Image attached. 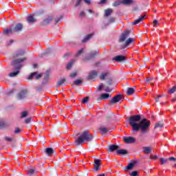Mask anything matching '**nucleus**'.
I'll return each mask as SVG.
<instances>
[{"instance_id":"62","label":"nucleus","mask_w":176,"mask_h":176,"mask_svg":"<svg viewBox=\"0 0 176 176\" xmlns=\"http://www.w3.org/2000/svg\"><path fill=\"white\" fill-rule=\"evenodd\" d=\"M107 0H100V3H105Z\"/></svg>"},{"instance_id":"32","label":"nucleus","mask_w":176,"mask_h":176,"mask_svg":"<svg viewBox=\"0 0 176 176\" xmlns=\"http://www.w3.org/2000/svg\"><path fill=\"white\" fill-rule=\"evenodd\" d=\"M30 175H34V174H36V170L35 168H31L28 170Z\"/></svg>"},{"instance_id":"45","label":"nucleus","mask_w":176,"mask_h":176,"mask_svg":"<svg viewBox=\"0 0 176 176\" xmlns=\"http://www.w3.org/2000/svg\"><path fill=\"white\" fill-rule=\"evenodd\" d=\"M3 127H6V124L3 121H0V129H3Z\"/></svg>"},{"instance_id":"38","label":"nucleus","mask_w":176,"mask_h":176,"mask_svg":"<svg viewBox=\"0 0 176 176\" xmlns=\"http://www.w3.org/2000/svg\"><path fill=\"white\" fill-rule=\"evenodd\" d=\"M89 96L85 97L82 98L81 102L82 104H87L89 102Z\"/></svg>"},{"instance_id":"16","label":"nucleus","mask_w":176,"mask_h":176,"mask_svg":"<svg viewBox=\"0 0 176 176\" xmlns=\"http://www.w3.org/2000/svg\"><path fill=\"white\" fill-rule=\"evenodd\" d=\"M38 74V72H35L32 73L29 77L28 78V79L31 80L34 78V76H35V79H41V78H42V74H38L36 76V74Z\"/></svg>"},{"instance_id":"11","label":"nucleus","mask_w":176,"mask_h":176,"mask_svg":"<svg viewBox=\"0 0 176 176\" xmlns=\"http://www.w3.org/2000/svg\"><path fill=\"white\" fill-rule=\"evenodd\" d=\"M123 140L126 144H134L135 142V138L133 137L124 136Z\"/></svg>"},{"instance_id":"61","label":"nucleus","mask_w":176,"mask_h":176,"mask_svg":"<svg viewBox=\"0 0 176 176\" xmlns=\"http://www.w3.org/2000/svg\"><path fill=\"white\" fill-rule=\"evenodd\" d=\"M11 43H13V40H10V41L7 42V45H11Z\"/></svg>"},{"instance_id":"49","label":"nucleus","mask_w":176,"mask_h":176,"mask_svg":"<svg viewBox=\"0 0 176 176\" xmlns=\"http://www.w3.org/2000/svg\"><path fill=\"white\" fill-rule=\"evenodd\" d=\"M104 91H106L107 93H111V91H112V89H111L109 87H104Z\"/></svg>"},{"instance_id":"34","label":"nucleus","mask_w":176,"mask_h":176,"mask_svg":"<svg viewBox=\"0 0 176 176\" xmlns=\"http://www.w3.org/2000/svg\"><path fill=\"white\" fill-rule=\"evenodd\" d=\"M74 63H75V60L72 59L71 61L69 62V63L67 65V69H69L72 67V65H74Z\"/></svg>"},{"instance_id":"28","label":"nucleus","mask_w":176,"mask_h":176,"mask_svg":"<svg viewBox=\"0 0 176 176\" xmlns=\"http://www.w3.org/2000/svg\"><path fill=\"white\" fill-rule=\"evenodd\" d=\"M144 19H145V15L140 16L139 19L135 20V21H133L132 23L133 25H135L137 24H139V23H141V21H142V20H144Z\"/></svg>"},{"instance_id":"30","label":"nucleus","mask_w":176,"mask_h":176,"mask_svg":"<svg viewBox=\"0 0 176 176\" xmlns=\"http://www.w3.org/2000/svg\"><path fill=\"white\" fill-rule=\"evenodd\" d=\"M135 93V89L134 88L129 87L126 91V96H131Z\"/></svg>"},{"instance_id":"25","label":"nucleus","mask_w":176,"mask_h":176,"mask_svg":"<svg viewBox=\"0 0 176 176\" xmlns=\"http://www.w3.org/2000/svg\"><path fill=\"white\" fill-rule=\"evenodd\" d=\"M128 154H129V151L127 150L120 149L117 151V155H119L120 156L123 155H128Z\"/></svg>"},{"instance_id":"7","label":"nucleus","mask_w":176,"mask_h":176,"mask_svg":"<svg viewBox=\"0 0 176 176\" xmlns=\"http://www.w3.org/2000/svg\"><path fill=\"white\" fill-rule=\"evenodd\" d=\"M28 91L27 89H22L17 95L18 100H24L27 97Z\"/></svg>"},{"instance_id":"36","label":"nucleus","mask_w":176,"mask_h":176,"mask_svg":"<svg viewBox=\"0 0 176 176\" xmlns=\"http://www.w3.org/2000/svg\"><path fill=\"white\" fill-rule=\"evenodd\" d=\"M160 161L161 164H167L168 163V159L160 158Z\"/></svg>"},{"instance_id":"52","label":"nucleus","mask_w":176,"mask_h":176,"mask_svg":"<svg viewBox=\"0 0 176 176\" xmlns=\"http://www.w3.org/2000/svg\"><path fill=\"white\" fill-rule=\"evenodd\" d=\"M76 75H78V73L74 72V73H72L69 74L70 78H75V76H76Z\"/></svg>"},{"instance_id":"1","label":"nucleus","mask_w":176,"mask_h":176,"mask_svg":"<svg viewBox=\"0 0 176 176\" xmlns=\"http://www.w3.org/2000/svg\"><path fill=\"white\" fill-rule=\"evenodd\" d=\"M129 124L132 127L133 131H140L141 130L142 133H146V130L151 126V121L146 118L141 120V115L138 114L129 117Z\"/></svg>"},{"instance_id":"59","label":"nucleus","mask_w":176,"mask_h":176,"mask_svg":"<svg viewBox=\"0 0 176 176\" xmlns=\"http://www.w3.org/2000/svg\"><path fill=\"white\" fill-rule=\"evenodd\" d=\"M80 2H82V0H77L76 6H78V5H80Z\"/></svg>"},{"instance_id":"39","label":"nucleus","mask_w":176,"mask_h":176,"mask_svg":"<svg viewBox=\"0 0 176 176\" xmlns=\"http://www.w3.org/2000/svg\"><path fill=\"white\" fill-rule=\"evenodd\" d=\"M27 116H28V112L27 111H23L21 114V118L23 119L24 118H27Z\"/></svg>"},{"instance_id":"31","label":"nucleus","mask_w":176,"mask_h":176,"mask_svg":"<svg viewBox=\"0 0 176 176\" xmlns=\"http://www.w3.org/2000/svg\"><path fill=\"white\" fill-rule=\"evenodd\" d=\"M108 129L105 128V127H100L99 129V133L102 135H104V134H107V133H108Z\"/></svg>"},{"instance_id":"58","label":"nucleus","mask_w":176,"mask_h":176,"mask_svg":"<svg viewBox=\"0 0 176 176\" xmlns=\"http://www.w3.org/2000/svg\"><path fill=\"white\" fill-rule=\"evenodd\" d=\"M80 17H85V12L84 11H81L80 12Z\"/></svg>"},{"instance_id":"3","label":"nucleus","mask_w":176,"mask_h":176,"mask_svg":"<svg viewBox=\"0 0 176 176\" xmlns=\"http://www.w3.org/2000/svg\"><path fill=\"white\" fill-rule=\"evenodd\" d=\"M93 138H94V136H93V135L90 134V133H89V131H84L78 137V140H76L75 144L76 145L79 146L80 145V144H83L85 141H93Z\"/></svg>"},{"instance_id":"14","label":"nucleus","mask_w":176,"mask_h":176,"mask_svg":"<svg viewBox=\"0 0 176 176\" xmlns=\"http://www.w3.org/2000/svg\"><path fill=\"white\" fill-rule=\"evenodd\" d=\"M134 43V38H129L124 45L121 46V49H124V47H127L129 45H131V43Z\"/></svg>"},{"instance_id":"40","label":"nucleus","mask_w":176,"mask_h":176,"mask_svg":"<svg viewBox=\"0 0 176 176\" xmlns=\"http://www.w3.org/2000/svg\"><path fill=\"white\" fill-rule=\"evenodd\" d=\"M122 3H124V5H130L133 3V0H123Z\"/></svg>"},{"instance_id":"48","label":"nucleus","mask_w":176,"mask_h":176,"mask_svg":"<svg viewBox=\"0 0 176 176\" xmlns=\"http://www.w3.org/2000/svg\"><path fill=\"white\" fill-rule=\"evenodd\" d=\"M32 120V118L30 117V118H27L26 120H25V123L26 124H28V123H31Z\"/></svg>"},{"instance_id":"27","label":"nucleus","mask_w":176,"mask_h":176,"mask_svg":"<svg viewBox=\"0 0 176 176\" xmlns=\"http://www.w3.org/2000/svg\"><path fill=\"white\" fill-rule=\"evenodd\" d=\"M113 13V10L112 8H109L104 11V17H109L111 14Z\"/></svg>"},{"instance_id":"8","label":"nucleus","mask_w":176,"mask_h":176,"mask_svg":"<svg viewBox=\"0 0 176 176\" xmlns=\"http://www.w3.org/2000/svg\"><path fill=\"white\" fill-rule=\"evenodd\" d=\"M164 127V121L161 120L157 122L155 124V131H161L162 129Z\"/></svg>"},{"instance_id":"24","label":"nucleus","mask_w":176,"mask_h":176,"mask_svg":"<svg viewBox=\"0 0 176 176\" xmlns=\"http://www.w3.org/2000/svg\"><path fill=\"white\" fill-rule=\"evenodd\" d=\"M98 53H100V50L93 51L89 54L88 60H90V58H94L95 56H96Z\"/></svg>"},{"instance_id":"20","label":"nucleus","mask_w":176,"mask_h":176,"mask_svg":"<svg viewBox=\"0 0 176 176\" xmlns=\"http://www.w3.org/2000/svg\"><path fill=\"white\" fill-rule=\"evenodd\" d=\"M44 152L47 156H52L54 153V150L52 148H47Z\"/></svg>"},{"instance_id":"26","label":"nucleus","mask_w":176,"mask_h":176,"mask_svg":"<svg viewBox=\"0 0 176 176\" xmlns=\"http://www.w3.org/2000/svg\"><path fill=\"white\" fill-rule=\"evenodd\" d=\"M144 80L147 83H150V85H151L152 86H153V85L155 84V78L152 77H147L146 78H145Z\"/></svg>"},{"instance_id":"50","label":"nucleus","mask_w":176,"mask_h":176,"mask_svg":"<svg viewBox=\"0 0 176 176\" xmlns=\"http://www.w3.org/2000/svg\"><path fill=\"white\" fill-rule=\"evenodd\" d=\"M115 20H116L115 17L110 18L109 20V24H111L112 23H115Z\"/></svg>"},{"instance_id":"17","label":"nucleus","mask_w":176,"mask_h":176,"mask_svg":"<svg viewBox=\"0 0 176 176\" xmlns=\"http://www.w3.org/2000/svg\"><path fill=\"white\" fill-rule=\"evenodd\" d=\"M94 36V33H91L84 37V38L82 40V43H86V42H88V41H90L91 38Z\"/></svg>"},{"instance_id":"57","label":"nucleus","mask_w":176,"mask_h":176,"mask_svg":"<svg viewBox=\"0 0 176 176\" xmlns=\"http://www.w3.org/2000/svg\"><path fill=\"white\" fill-rule=\"evenodd\" d=\"M156 25H160V23H159V21L157 20H155V27H156Z\"/></svg>"},{"instance_id":"42","label":"nucleus","mask_w":176,"mask_h":176,"mask_svg":"<svg viewBox=\"0 0 176 176\" xmlns=\"http://www.w3.org/2000/svg\"><path fill=\"white\" fill-rule=\"evenodd\" d=\"M107 83L108 86H112V85L113 83V80H112L111 78H109L108 80L107 81Z\"/></svg>"},{"instance_id":"35","label":"nucleus","mask_w":176,"mask_h":176,"mask_svg":"<svg viewBox=\"0 0 176 176\" xmlns=\"http://www.w3.org/2000/svg\"><path fill=\"white\" fill-rule=\"evenodd\" d=\"M82 83H83V81L80 79H77L74 82L75 86H79V85H82Z\"/></svg>"},{"instance_id":"23","label":"nucleus","mask_w":176,"mask_h":176,"mask_svg":"<svg viewBox=\"0 0 176 176\" xmlns=\"http://www.w3.org/2000/svg\"><path fill=\"white\" fill-rule=\"evenodd\" d=\"M142 152L143 153H146V155L151 153V152H152V148L151 147H148V146H144L142 147Z\"/></svg>"},{"instance_id":"43","label":"nucleus","mask_w":176,"mask_h":176,"mask_svg":"<svg viewBox=\"0 0 176 176\" xmlns=\"http://www.w3.org/2000/svg\"><path fill=\"white\" fill-rule=\"evenodd\" d=\"M121 3H122V1H115L114 3H113V6L116 8L117 6H119V5H121Z\"/></svg>"},{"instance_id":"37","label":"nucleus","mask_w":176,"mask_h":176,"mask_svg":"<svg viewBox=\"0 0 176 176\" xmlns=\"http://www.w3.org/2000/svg\"><path fill=\"white\" fill-rule=\"evenodd\" d=\"M21 131H23V129H21L19 127H16L15 130L14 131V134H20V133H21Z\"/></svg>"},{"instance_id":"55","label":"nucleus","mask_w":176,"mask_h":176,"mask_svg":"<svg viewBox=\"0 0 176 176\" xmlns=\"http://www.w3.org/2000/svg\"><path fill=\"white\" fill-rule=\"evenodd\" d=\"M42 87H36V91H42Z\"/></svg>"},{"instance_id":"18","label":"nucleus","mask_w":176,"mask_h":176,"mask_svg":"<svg viewBox=\"0 0 176 176\" xmlns=\"http://www.w3.org/2000/svg\"><path fill=\"white\" fill-rule=\"evenodd\" d=\"M27 21L29 24H34L35 21H36V19L34 17V15H29L27 17Z\"/></svg>"},{"instance_id":"46","label":"nucleus","mask_w":176,"mask_h":176,"mask_svg":"<svg viewBox=\"0 0 176 176\" xmlns=\"http://www.w3.org/2000/svg\"><path fill=\"white\" fill-rule=\"evenodd\" d=\"M4 140H5L6 141H8V142H12L13 141V139H12V138H9V137H8V136H5V137H4Z\"/></svg>"},{"instance_id":"15","label":"nucleus","mask_w":176,"mask_h":176,"mask_svg":"<svg viewBox=\"0 0 176 176\" xmlns=\"http://www.w3.org/2000/svg\"><path fill=\"white\" fill-rule=\"evenodd\" d=\"M135 164H137V162H135V161H134L131 163H129L128 164V166H126L124 168V170L125 171H130V170H131V168H133V167H134V166H135Z\"/></svg>"},{"instance_id":"33","label":"nucleus","mask_w":176,"mask_h":176,"mask_svg":"<svg viewBox=\"0 0 176 176\" xmlns=\"http://www.w3.org/2000/svg\"><path fill=\"white\" fill-rule=\"evenodd\" d=\"M65 82H67V80L65 78H62L57 82V86H63V85L65 84Z\"/></svg>"},{"instance_id":"6","label":"nucleus","mask_w":176,"mask_h":176,"mask_svg":"<svg viewBox=\"0 0 176 176\" xmlns=\"http://www.w3.org/2000/svg\"><path fill=\"white\" fill-rule=\"evenodd\" d=\"M130 35V32L129 30H126L124 31L122 34L121 35V36L120 37V39L118 41V42L120 43L122 42H124V41H126V39H127L129 38Z\"/></svg>"},{"instance_id":"5","label":"nucleus","mask_w":176,"mask_h":176,"mask_svg":"<svg viewBox=\"0 0 176 176\" xmlns=\"http://www.w3.org/2000/svg\"><path fill=\"white\" fill-rule=\"evenodd\" d=\"M94 166V170L95 173H97V171H100V170H101V160L95 159Z\"/></svg>"},{"instance_id":"56","label":"nucleus","mask_w":176,"mask_h":176,"mask_svg":"<svg viewBox=\"0 0 176 176\" xmlns=\"http://www.w3.org/2000/svg\"><path fill=\"white\" fill-rule=\"evenodd\" d=\"M162 97V96H158L157 98L155 99V102H160V98Z\"/></svg>"},{"instance_id":"64","label":"nucleus","mask_w":176,"mask_h":176,"mask_svg":"<svg viewBox=\"0 0 176 176\" xmlns=\"http://www.w3.org/2000/svg\"><path fill=\"white\" fill-rule=\"evenodd\" d=\"M33 67H34V68H38V65L34 64V65H33Z\"/></svg>"},{"instance_id":"60","label":"nucleus","mask_w":176,"mask_h":176,"mask_svg":"<svg viewBox=\"0 0 176 176\" xmlns=\"http://www.w3.org/2000/svg\"><path fill=\"white\" fill-rule=\"evenodd\" d=\"M85 3H87V5H90V0H84Z\"/></svg>"},{"instance_id":"53","label":"nucleus","mask_w":176,"mask_h":176,"mask_svg":"<svg viewBox=\"0 0 176 176\" xmlns=\"http://www.w3.org/2000/svg\"><path fill=\"white\" fill-rule=\"evenodd\" d=\"M83 53V49L80 50L77 54L76 56H80V54H82Z\"/></svg>"},{"instance_id":"44","label":"nucleus","mask_w":176,"mask_h":176,"mask_svg":"<svg viewBox=\"0 0 176 176\" xmlns=\"http://www.w3.org/2000/svg\"><path fill=\"white\" fill-rule=\"evenodd\" d=\"M176 91V87H173L169 91L168 93H170V94H173V93H175Z\"/></svg>"},{"instance_id":"51","label":"nucleus","mask_w":176,"mask_h":176,"mask_svg":"<svg viewBox=\"0 0 176 176\" xmlns=\"http://www.w3.org/2000/svg\"><path fill=\"white\" fill-rule=\"evenodd\" d=\"M102 87H104V85L102 83L98 87V91H101V90H102Z\"/></svg>"},{"instance_id":"10","label":"nucleus","mask_w":176,"mask_h":176,"mask_svg":"<svg viewBox=\"0 0 176 176\" xmlns=\"http://www.w3.org/2000/svg\"><path fill=\"white\" fill-rule=\"evenodd\" d=\"M113 60V61H116V63H123L124 61H126V56L123 55H118L114 56Z\"/></svg>"},{"instance_id":"4","label":"nucleus","mask_w":176,"mask_h":176,"mask_svg":"<svg viewBox=\"0 0 176 176\" xmlns=\"http://www.w3.org/2000/svg\"><path fill=\"white\" fill-rule=\"evenodd\" d=\"M123 100H124L123 95H122V94L116 95L113 98H111V100H110L109 104H118V102H120V104H121V102H122V101H123Z\"/></svg>"},{"instance_id":"54","label":"nucleus","mask_w":176,"mask_h":176,"mask_svg":"<svg viewBox=\"0 0 176 176\" xmlns=\"http://www.w3.org/2000/svg\"><path fill=\"white\" fill-rule=\"evenodd\" d=\"M168 160H170V161H173V162H176V158L174 157H170Z\"/></svg>"},{"instance_id":"13","label":"nucleus","mask_w":176,"mask_h":176,"mask_svg":"<svg viewBox=\"0 0 176 176\" xmlns=\"http://www.w3.org/2000/svg\"><path fill=\"white\" fill-rule=\"evenodd\" d=\"M23 23H17L13 28L14 32H21V31H23Z\"/></svg>"},{"instance_id":"41","label":"nucleus","mask_w":176,"mask_h":176,"mask_svg":"<svg viewBox=\"0 0 176 176\" xmlns=\"http://www.w3.org/2000/svg\"><path fill=\"white\" fill-rule=\"evenodd\" d=\"M107 76H108V73H104L100 75V78L101 80H105V78H107Z\"/></svg>"},{"instance_id":"12","label":"nucleus","mask_w":176,"mask_h":176,"mask_svg":"<svg viewBox=\"0 0 176 176\" xmlns=\"http://www.w3.org/2000/svg\"><path fill=\"white\" fill-rule=\"evenodd\" d=\"M118 149H119V146L116 144H111L107 148V152L108 153H111V152H115V151H118Z\"/></svg>"},{"instance_id":"21","label":"nucleus","mask_w":176,"mask_h":176,"mask_svg":"<svg viewBox=\"0 0 176 176\" xmlns=\"http://www.w3.org/2000/svg\"><path fill=\"white\" fill-rule=\"evenodd\" d=\"M25 54V52L23 50H20L19 51H16V52L14 54V57L16 58V57H20L21 56H24V54Z\"/></svg>"},{"instance_id":"63","label":"nucleus","mask_w":176,"mask_h":176,"mask_svg":"<svg viewBox=\"0 0 176 176\" xmlns=\"http://www.w3.org/2000/svg\"><path fill=\"white\" fill-rule=\"evenodd\" d=\"M175 101H176V97H175L172 99V102H175Z\"/></svg>"},{"instance_id":"22","label":"nucleus","mask_w":176,"mask_h":176,"mask_svg":"<svg viewBox=\"0 0 176 176\" xmlns=\"http://www.w3.org/2000/svg\"><path fill=\"white\" fill-rule=\"evenodd\" d=\"M3 34H4V35H10L11 34H14V30L12 28L4 29L3 31Z\"/></svg>"},{"instance_id":"47","label":"nucleus","mask_w":176,"mask_h":176,"mask_svg":"<svg viewBox=\"0 0 176 176\" xmlns=\"http://www.w3.org/2000/svg\"><path fill=\"white\" fill-rule=\"evenodd\" d=\"M131 176H138V172L137 170H134L133 172L131 173L130 174Z\"/></svg>"},{"instance_id":"9","label":"nucleus","mask_w":176,"mask_h":176,"mask_svg":"<svg viewBox=\"0 0 176 176\" xmlns=\"http://www.w3.org/2000/svg\"><path fill=\"white\" fill-rule=\"evenodd\" d=\"M97 75H98V73L97 72V71L93 70L89 73V74L87 77V79L88 80H94V79L97 78Z\"/></svg>"},{"instance_id":"29","label":"nucleus","mask_w":176,"mask_h":176,"mask_svg":"<svg viewBox=\"0 0 176 176\" xmlns=\"http://www.w3.org/2000/svg\"><path fill=\"white\" fill-rule=\"evenodd\" d=\"M108 98H109V94H102L100 97L98 99V101H100V100H107Z\"/></svg>"},{"instance_id":"19","label":"nucleus","mask_w":176,"mask_h":176,"mask_svg":"<svg viewBox=\"0 0 176 176\" xmlns=\"http://www.w3.org/2000/svg\"><path fill=\"white\" fill-rule=\"evenodd\" d=\"M52 21H53V17L49 16L48 18H46L45 19L43 20L42 25H47V24H50V23H52Z\"/></svg>"},{"instance_id":"2","label":"nucleus","mask_w":176,"mask_h":176,"mask_svg":"<svg viewBox=\"0 0 176 176\" xmlns=\"http://www.w3.org/2000/svg\"><path fill=\"white\" fill-rule=\"evenodd\" d=\"M26 60L27 58L24 57L16 59L12 62V65H14L16 72L10 73V78H14V76H17V75L20 74V69H21V68L23 67V65H21V63H24V61Z\"/></svg>"}]
</instances>
